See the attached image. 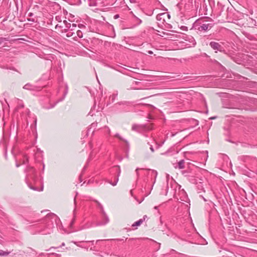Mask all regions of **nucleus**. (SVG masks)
Segmentation results:
<instances>
[{
	"instance_id": "f257e3e1",
	"label": "nucleus",
	"mask_w": 257,
	"mask_h": 257,
	"mask_svg": "<svg viewBox=\"0 0 257 257\" xmlns=\"http://www.w3.org/2000/svg\"><path fill=\"white\" fill-rule=\"evenodd\" d=\"M60 221L56 215L51 213L48 214L43 219V224L40 232L44 234H50L54 228V222L57 223V221Z\"/></svg>"
},
{
	"instance_id": "f03ea898",
	"label": "nucleus",
	"mask_w": 257,
	"mask_h": 257,
	"mask_svg": "<svg viewBox=\"0 0 257 257\" xmlns=\"http://www.w3.org/2000/svg\"><path fill=\"white\" fill-rule=\"evenodd\" d=\"M199 169L196 167L192 166L185 170L182 171V174L187 178L188 180L193 184L197 183V179L198 177Z\"/></svg>"
},
{
	"instance_id": "7ed1b4c3",
	"label": "nucleus",
	"mask_w": 257,
	"mask_h": 257,
	"mask_svg": "<svg viewBox=\"0 0 257 257\" xmlns=\"http://www.w3.org/2000/svg\"><path fill=\"white\" fill-rule=\"evenodd\" d=\"M152 129V127L151 125L147 124H134L132 127V131L138 133H142L143 132L151 130Z\"/></svg>"
},
{
	"instance_id": "20e7f679",
	"label": "nucleus",
	"mask_w": 257,
	"mask_h": 257,
	"mask_svg": "<svg viewBox=\"0 0 257 257\" xmlns=\"http://www.w3.org/2000/svg\"><path fill=\"white\" fill-rule=\"evenodd\" d=\"M94 201L95 203H97L98 207L100 209V211H101V213L102 214V215L104 216V218L105 219V221L104 222H97L96 223L95 225L96 226L105 225V224L108 223L109 222V219L108 216L107 215V214H106L105 212L104 211L102 205L96 200H94Z\"/></svg>"
},
{
	"instance_id": "39448f33",
	"label": "nucleus",
	"mask_w": 257,
	"mask_h": 257,
	"mask_svg": "<svg viewBox=\"0 0 257 257\" xmlns=\"http://www.w3.org/2000/svg\"><path fill=\"white\" fill-rule=\"evenodd\" d=\"M213 27V24L211 23H200L199 25L196 24L194 26L195 29L198 31L206 32L210 30Z\"/></svg>"
},
{
	"instance_id": "423d86ee",
	"label": "nucleus",
	"mask_w": 257,
	"mask_h": 257,
	"mask_svg": "<svg viewBox=\"0 0 257 257\" xmlns=\"http://www.w3.org/2000/svg\"><path fill=\"white\" fill-rule=\"evenodd\" d=\"M209 46L212 49L215 51L216 53H217V51L221 52L224 51V49L222 46L218 42L211 41L209 43Z\"/></svg>"
},
{
	"instance_id": "0eeeda50",
	"label": "nucleus",
	"mask_w": 257,
	"mask_h": 257,
	"mask_svg": "<svg viewBox=\"0 0 257 257\" xmlns=\"http://www.w3.org/2000/svg\"><path fill=\"white\" fill-rule=\"evenodd\" d=\"M113 169L115 170V172L117 173V176L115 177L114 182H112L111 181H109V183L111 184L112 186H115L118 181V177L120 174V168L119 166H114L113 167Z\"/></svg>"
},
{
	"instance_id": "6e6552de",
	"label": "nucleus",
	"mask_w": 257,
	"mask_h": 257,
	"mask_svg": "<svg viewBox=\"0 0 257 257\" xmlns=\"http://www.w3.org/2000/svg\"><path fill=\"white\" fill-rule=\"evenodd\" d=\"M68 86H67V85H66V89H65V91L64 93L63 96L61 98H60V99H58L57 101H56L55 102H54L53 104H50V106H48V107H45V108H46V109H51V108H52L54 107H55V105H56V104H57L59 102H60V101H62L64 99V98L65 97L66 95H67V93H68Z\"/></svg>"
},
{
	"instance_id": "1a4fd4ad",
	"label": "nucleus",
	"mask_w": 257,
	"mask_h": 257,
	"mask_svg": "<svg viewBox=\"0 0 257 257\" xmlns=\"http://www.w3.org/2000/svg\"><path fill=\"white\" fill-rule=\"evenodd\" d=\"M167 17L169 19L170 17V15L167 13H163L157 15L156 16V19L158 21H162V23H164V22L165 21V19Z\"/></svg>"
},
{
	"instance_id": "9d476101",
	"label": "nucleus",
	"mask_w": 257,
	"mask_h": 257,
	"mask_svg": "<svg viewBox=\"0 0 257 257\" xmlns=\"http://www.w3.org/2000/svg\"><path fill=\"white\" fill-rule=\"evenodd\" d=\"M23 88L31 91H36L38 90L39 88L36 86L32 85L30 83H27L24 86Z\"/></svg>"
},
{
	"instance_id": "9b49d317",
	"label": "nucleus",
	"mask_w": 257,
	"mask_h": 257,
	"mask_svg": "<svg viewBox=\"0 0 257 257\" xmlns=\"http://www.w3.org/2000/svg\"><path fill=\"white\" fill-rule=\"evenodd\" d=\"M25 172L28 174L27 175V176L31 177V175L35 174L36 170L33 167L29 166L25 170Z\"/></svg>"
},
{
	"instance_id": "f8f14e48",
	"label": "nucleus",
	"mask_w": 257,
	"mask_h": 257,
	"mask_svg": "<svg viewBox=\"0 0 257 257\" xmlns=\"http://www.w3.org/2000/svg\"><path fill=\"white\" fill-rule=\"evenodd\" d=\"M55 59V56L53 54H44V59L50 61L51 66L52 65V61Z\"/></svg>"
},
{
	"instance_id": "ddd939ff",
	"label": "nucleus",
	"mask_w": 257,
	"mask_h": 257,
	"mask_svg": "<svg viewBox=\"0 0 257 257\" xmlns=\"http://www.w3.org/2000/svg\"><path fill=\"white\" fill-rule=\"evenodd\" d=\"M148 171H149L148 173V176H151V177H154L155 180L154 181V184L155 183L156 179L157 178L158 173L157 171L155 170H151V169H148Z\"/></svg>"
},
{
	"instance_id": "4468645a",
	"label": "nucleus",
	"mask_w": 257,
	"mask_h": 257,
	"mask_svg": "<svg viewBox=\"0 0 257 257\" xmlns=\"http://www.w3.org/2000/svg\"><path fill=\"white\" fill-rule=\"evenodd\" d=\"M72 243H73L74 244H75L76 245H77V246H79L80 247H81V248H86L87 250L88 249V247H86L85 246H83L82 245L80 244V243L81 242H93L94 241H71Z\"/></svg>"
},
{
	"instance_id": "2eb2a0df",
	"label": "nucleus",
	"mask_w": 257,
	"mask_h": 257,
	"mask_svg": "<svg viewBox=\"0 0 257 257\" xmlns=\"http://www.w3.org/2000/svg\"><path fill=\"white\" fill-rule=\"evenodd\" d=\"M184 160H181L178 163L177 166H175V168H178L180 169H183L184 168Z\"/></svg>"
},
{
	"instance_id": "dca6fc26",
	"label": "nucleus",
	"mask_w": 257,
	"mask_h": 257,
	"mask_svg": "<svg viewBox=\"0 0 257 257\" xmlns=\"http://www.w3.org/2000/svg\"><path fill=\"white\" fill-rule=\"evenodd\" d=\"M63 23L65 24V27L66 28L64 30V32H67L68 31V29H70V28L71 27V25L70 23H68L66 20L63 21Z\"/></svg>"
},
{
	"instance_id": "f3484780",
	"label": "nucleus",
	"mask_w": 257,
	"mask_h": 257,
	"mask_svg": "<svg viewBox=\"0 0 257 257\" xmlns=\"http://www.w3.org/2000/svg\"><path fill=\"white\" fill-rule=\"evenodd\" d=\"M115 137L117 138L119 140L123 141L127 146H128V142L125 139H124L122 137H121L119 134L117 133L114 136Z\"/></svg>"
},
{
	"instance_id": "a211bd4d",
	"label": "nucleus",
	"mask_w": 257,
	"mask_h": 257,
	"mask_svg": "<svg viewBox=\"0 0 257 257\" xmlns=\"http://www.w3.org/2000/svg\"><path fill=\"white\" fill-rule=\"evenodd\" d=\"M144 221V219H140L137 221L135 222L133 225L132 226H140Z\"/></svg>"
},
{
	"instance_id": "6ab92c4d",
	"label": "nucleus",
	"mask_w": 257,
	"mask_h": 257,
	"mask_svg": "<svg viewBox=\"0 0 257 257\" xmlns=\"http://www.w3.org/2000/svg\"><path fill=\"white\" fill-rule=\"evenodd\" d=\"M10 253V252L5 251L2 250H0V255L2 256H6Z\"/></svg>"
},
{
	"instance_id": "aec40b11",
	"label": "nucleus",
	"mask_w": 257,
	"mask_h": 257,
	"mask_svg": "<svg viewBox=\"0 0 257 257\" xmlns=\"http://www.w3.org/2000/svg\"><path fill=\"white\" fill-rule=\"evenodd\" d=\"M75 211H76V209L75 208L73 210V216H74V218L72 220V221H71L70 222V226H72L75 221Z\"/></svg>"
},
{
	"instance_id": "412c9836",
	"label": "nucleus",
	"mask_w": 257,
	"mask_h": 257,
	"mask_svg": "<svg viewBox=\"0 0 257 257\" xmlns=\"http://www.w3.org/2000/svg\"><path fill=\"white\" fill-rule=\"evenodd\" d=\"M77 36L79 38H82L83 37L82 32L80 30H78L77 31Z\"/></svg>"
},
{
	"instance_id": "4be33fe9",
	"label": "nucleus",
	"mask_w": 257,
	"mask_h": 257,
	"mask_svg": "<svg viewBox=\"0 0 257 257\" xmlns=\"http://www.w3.org/2000/svg\"><path fill=\"white\" fill-rule=\"evenodd\" d=\"M55 20L58 22H61L62 21L61 16H56L55 17Z\"/></svg>"
},
{
	"instance_id": "5701e85b",
	"label": "nucleus",
	"mask_w": 257,
	"mask_h": 257,
	"mask_svg": "<svg viewBox=\"0 0 257 257\" xmlns=\"http://www.w3.org/2000/svg\"><path fill=\"white\" fill-rule=\"evenodd\" d=\"M130 102H119L118 103V105H120V104H123V105H129L130 104Z\"/></svg>"
},
{
	"instance_id": "b1692460",
	"label": "nucleus",
	"mask_w": 257,
	"mask_h": 257,
	"mask_svg": "<svg viewBox=\"0 0 257 257\" xmlns=\"http://www.w3.org/2000/svg\"><path fill=\"white\" fill-rule=\"evenodd\" d=\"M74 34V33H73V32H68V33H67V34H66V36H67V37H70L72 36L73 35V34Z\"/></svg>"
},
{
	"instance_id": "393cba45",
	"label": "nucleus",
	"mask_w": 257,
	"mask_h": 257,
	"mask_svg": "<svg viewBox=\"0 0 257 257\" xmlns=\"http://www.w3.org/2000/svg\"><path fill=\"white\" fill-rule=\"evenodd\" d=\"M148 144L150 145V149L151 151V153H153L154 152V149L152 145L149 144V143H148Z\"/></svg>"
},
{
	"instance_id": "a878e982",
	"label": "nucleus",
	"mask_w": 257,
	"mask_h": 257,
	"mask_svg": "<svg viewBox=\"0 0 257 257\" xmlns=\"http://www.w3.org/2000/svg\"><path fill=\"white\" fill-rule=\"evenodd\" d=\"M76 26H77L76 24H73L72 25V26H71L72 28H70V30H71V31H72V30H74V28H76Z\"/></svg>"
},
{
	"instance_id": "bb28decb",
	"label": "nucleus",
	"mask_w": 257,
	"mask_h": 257,
	"mask_svg": "<svg viewBox=\"0 0 257 257\" xmlns=\"http://www.w3.org/2000/svg\"><path fill=\"white\" fill-rule=\"evenodd\" d=\"M105 128H106V132L108 134V135H110V130L109 129V128L107 126H105Z\"/></svg>"
},
{
	"instance_id": "cd10ccee",
	"label": "nucleus",
	"mask_w": 257,
	"mask_h": 257,
	"mask_svg": "<svg viewBox=\"0 0 257 257\" xmlns=\"http://www.w3.org/2000/svg\"><path fill=\"white\" fill-rule=\"evenodd\" d=\"M136 20L138 22V25L142 23V20H140L139 18L136 17Z\"/></svg>"
},
{
	"instance_id": "c85d7f7f",
	"label": "nucleus",
	"mask_w": 257,
	"mask_h": 257,
	"mask_svg": "<svg viewBox=\"0 0 257 257\" xmlns=\"http://www.w3.org/2000/svg\"><path fill=\"white\" fill-rule=\"evenodd\" d=\"M58 28H62V26H60V25H58V24H57V25H56V26H55V29H57Z\"/></svg>"
},
{
	"instance_id": "c756f323",
	"label": "nucleus",
	"mask_w": 257,
	"mask_h": 257,
	"mask_svg": "<svg viewBox=\"0 0 257 257\" xmlns=\"http://www.w3.org/2000/svg\"><path fill=\"white\" fill-rule=\"evenodd\" d=\"M141 169L140 168H137L136 170V172L137 175V176H139V170H141Z\"/></svg>"
},
{
	"instance_id": "7c9ffc66",
	"label": "nucleus",
	"mask_w": 257,
	"mask_h": 257,
	"mask_svg": "<svg viewBox=\"0 0 257 257\" xmlns=\"http://www.w3.org/2000/svg\"><path fill=\"white\" fill-rule=\"evenodd\" d=\"M119 17V15L116 14V15H114V16L113 18H114V19H116L118 18Z\"/></svg>"
},
{
	"instance_id": "2f4dec72",
	"label": "nucleus",
	"mask_w": 257,
	"mask_h": 257,
	"mask_svg": "<svg viewBox=\"0 0 257 257\" xmlns=\"http://www.w3.org/2000/svg\"><path fill=\"white\" fill-rule=\"evenodd\" d=\"M96 125V123H92L91 124V127H95V126Z\"/></svg>"
},
{
	"instance_id": "473e14b6",
	"label": "nucleus",
	"mask_w": 257,
	"mask_h": 257,
	"mask_svg": "<svg viewBox=\"0 0 257 257\" xmlns=\"http://www.w3.org/2000/svg\"><path fill=\"white\" fill-rule=\"evenodd\" d=\"M38 56L39 57L44 59V54H39Z\"/></svg>"
},
{
	"instance_id": "72a5a7b5",
	"label": "nucleus",
	"mask_w": 257,
	"mask_h": 257,
	"mask_svg": "<svg viewBox=\"0 0 257 257\" xmlns=\"http://www.w3.org/2000/svg\"><path fill=\"white\" fill-rule=\"evenodd\" d=\"M28 20L32 22H34L35 21L34 19H28Z\"/></svg>"
},
{
	"instance_id": "f704fd0d",
	"label": "nucleus",
	"mask_w": 257,
	"mask_h": 257,
	"mask_svg": "<svg viewBox=\"0 0 257 257\" xmlns=\"http://www.w3.org/2000/svg\"><path fill=\"white\" fill-rule=\"evenodd\" d=\"M145 157L147 159L149 158L150 157V155L148 153H147L145 155Z\"/></svg>"
},
{
	"instance_id": "c9c22d12",
	"label": "nucleus",
	"mask_w": 257,
	"mask_h": 257,
	"mask_svg": "<svg viewBox=\"0 0 257 257\" xmlns=\"http://www.w3.org/2000/svg\"><path fill=\"white\" fill-rule=\"evenodd\" d=\"M28 162V159L27 157H26V161H24V164L27 163Z\"/></svg>"
},
{
	"instance_id": "e433bc0d",
	"label": "nucleus",
	"mask_w": 257,
	"mask_h": 257,
	"mask_svg": "<svg viewBox=\"0 0 257 257\" xmlns=\"http://www.w3.org/2000/svg\"><path fill=\"white\" fill-rule=\"evenodd\" d=\"M142 219H144V221H145L146 219H148V217L147 215H144L143 217V218H142Z\"/></svg>"
},
{
	"instance_id": "4c0bfd02",
	"label": "nucleus",
	"mask_w": 257,
	"mask_h": 257,
	"mask_svg": "<svg viewBox=\"0 0 257 257\" xmlns=\"http://www.w3.org/2000/svg\"><path fill=\"white\" fill-rule=\"evenodd\" d=\"M182 29L183 30H187V28L185 26H183L182 27Z\"/></svg>"
},
{
	"instance_id": "58836bf2",
	"label": "nucleus",
	"mask_w": 257,
	"mask_h": 257,
	"mask_svg": "<svg viewBox=\"0 0 257 257\" xmlns=\"http://www.w3.org/2000/svg\"><path fill=\"white\" fill-rule=\"evenodd\" d=\"M33 16V14L32 13H29L28 14V16L29 17H32Z\"/></svg>"
},
{
	"instance_id": "ea45409f",
	"label": "nucleus",
	"mask_w": 257,
	"mask_h": 257,
	"mask_svg": "<svg viewBox=\"0 0 257 257\" xmlns=\"http://www.w3.org/2000/svg\"><path fill=\"white\" fill-rule=\"evenodd\" d=\"M4 39L3 38H0V45L2 44V43L3 42Z\"/></svg>"
},
{
	"instance_id": "a19ab883",
	"label": "nucleus",
	"mask_w": 257,
	"mask_h": 257,
	"mask_svg": "<svg viewBox=\"0 0 257 257\" xmlns=\"http://www.w3.org/2000/svg\"><path fill=\"white\" fill-rule=\"evenodd\" d=\"M83 27H84V26L82 25V24H80V25H78V27L80 28H81Z\"/></svg>"
},
{
	"instance_id": "79ce46f5",
	"label": "nucleus",
	"mask_w": 257,
	"mask_h": 257,
	"mask_svg": "<svg viewBox=\"0 0 257 257\" xmlns=\"http://www.w3.org/2000/svg\"><path fill=\"white\" fill-rule=\"evenodd\" d=\"M89 114L92 116L93 115V113H92V110H91L89 112Z\"/></svg>"
},
{
	"instance_id": "37998d69",
	"label": "nucleus",
	"mask_w": 257,
	"mask_h": 257,
	"mask_svg": "<svg viewBox=\"0 0 257 257\" xmlns=\"http://www.w3.org/2000/svg\"><path fill=\"white\" fill-rule=\"evenodd\" d=\"M105 221V219L104 217V216L103 215V218H102V221H101L100 222H104Z\"/></svg>"
},
{
	"instance_id": "c03bdc74",
	"label": "nucleus",
	"mask_w": 257,
	"mask_h": 257,
	"mask_svg": "<svg viewBox=\"0 0 257 257\" xmlns=\"http://www.w3.org/2000/svg\"><path fill=\"white\" fill-rule=\"evenodd\" d=\"M65 244L64 242H63L61 245L60 246V247L64 246H65Z\"/></svg>"
},
{
	"instance_id": "a18cd8bd",
	"label": "nucleus",
	"mask_w": 257,
	"mask_h": 257,
	"mask_svg": "<svg viewBox=\"0 0 257 257\" xmlns=\"http://www.w3.org/2000/svg\"><path fill=\"white\" fill-rule=\"evenodd\" d=\"M89 227V226H87V225H85V226L83 227V228H87Z\"/></svg>"
},
{
	"instance_id": "49530a36",
	"label": "nucleus",
	"mask_w": 257,
	"mask_h": 257,
	"mask_svg": "<svg viewBox=\"0 0 257 257\" xmlns=\"http://www.w3.org/2000/svg\"><path fill=\"white\" fill-rule=\"evenodd\" d=\"M92 156V154L91 153V154L90 155L89 160H91V159Z\"/></svg>"
},
{
	"instance_id": "de8ad7c7",
	"label": "nucleus",
	"mask_w": 257,
	"mask_h": 257,
	"mask_svg": "<svg viewBox=\"0 0 257 257\" xmlns=\"http://www.w3.org/2000/svg\"><path fill=\"white\" fill-rule=\"evenodd\" d=\"M20 166V164H18V163H17V164H16V167H19Z\"/></svg>"
},
{
	"instance_id": "09e8293b",
	"label": "nucleus",
	"mask_w": 257,
	"mask_h": 257,
	"mask_svg": "<svg viewBox=\"0 0 257 257\" xmlns=\"http://www.w3.org/2000/svg\"><path fill=\"white\" fill-rule=\"evenodd\" d=\"M158 208V206H155L154 209L157 210Z\"/></svg>"
},
{
	"instance_id": "8fccbe9b",
	"label": "nucleus",
	"mask_w": 257,
	"mask_h": 257,
	"mask_svg": "<svg viewBox=\"0 0 257 257\" xmlns=\"http://www.w3.org/2000/svg\"><path fill=\"white\" fill-rule=\"evenodd\" d=\"M45 168V165L43 164V171L44 170Z\"/></svg>"
},
{
	"instance_id": "3c124183",
	"label": "nucleus",
	"mask_w": 257,
	"mask_h": 257,
	"mask_svg": "<svg viewBox=\"0 0 257 257\" xmlns=\"http://www.w3.org/2000/svg\"><path fill=\"white\" fill-rule=\"evenodd\" d=\"M31 189H33V190H36V189L35 188H33V187H30Z\"/></svg>"
},
{
	"instance_id": "603ef678",
	"label": "nucleus",
	"mask_w": 257,
	"mask_h": 257,
	"mask_svg": "<svg viewBox=\"0 0 257 257\" xmlns=\"http://www.w3.org/2000/svg\"><path fill=\"white\" fill-rule=\"evenodd\" d=\"M216 118V117H212L210 118L211 119H215Z\"/></svg>"
},
{
	"instance_id": "864d4df0",
	"label": "nucleus",
	"mask_w": 257,
	"mask_h": 257,
	"mask_svg": "<svg viewBox=\"0 0 257 257\" xmlns=\"http://www.w3.org/2000/svg\"><path fill=\"white\" fill-rule=\"evenodd\" d=\"M86 166H85L84 167L83 169V171H84V170H85V169H86Z\"/></svg>"
},
{
	"instance_id": "5fc2aeb1",
	"label": "nucleus",
	"mask_w": 257,
	"mask_h": 257,
	"mask_svg": "<svg viewBox=\"0 0 257 257\" xmlns=\"http://www.w3.org/2000/svg\"><path fill=\"white\" fill-rule=\"evenodd\" d=\"M126 255H123L122 254V255L120 256V257H126Z\"/></svg>"
},
{
	"instance_id": "6e6d98bb",
	"label": "nucleus",
	"mask_w": 257,
	"mask_h": 257,
	"mask_svg": "<svg viewBox=\"0 0 257 257\" xmlns=\"http://www.w3.org/2000/svg\"><path fill=\"white\" fill-rule=\"evenodd\" d=\"M90 147L91 148H92V145L91 143H90Z\"/></svg>"
},
{
	"instance_id": "4d7b16f0",
	"label": "nucleus",
	"mask_w": 257,
	"mask_h": 257,
	"mask_svg": "<svg viewBox=\"0 0 257 257\" xmlns=\"http://www.w3.org/2000/svg\"><path fill=\"white\" fill-rule=\"evenodd\" d=\"M149 53H150V54H152V51H150V52H149Z\"/></svg>"
},
{
	"instance_id": "13d9d810",
	"label": "nucleus",
	"mask_w": 257,
	"mask_h": 257,
	"mask_svg": "<svg viewBox=\"0 0 257 257\" xmlns=\"http://www.w3.org/2000/svg\"><path fill=\"white\" fill-rule=\"evenodd\" d=\"M52 248H57L58 247H52Z\"/></svg>"
},
{
	"instance_id": "bf43d9fd",
	"label": "nucleus",
	"mask_w": 257,
	"mask_h": 257,
	"mask_svg": "<svg viewBox=\"0 0 257 257\" xmlns=\"http://www.w3.org/2000/svg\"><path fill=\"white\" fill-rule=\"evenodd\" d=\"M149 194H150V192H149V193H148V194H147V196H148V195H149Z\"/></svg>"
},
{
	"instance_id": "052dcab7",
	"label": "nucleus",
	"mask_w": 257,
	"mask_h": 257,
	"mask_svg": "<svg viewBox=\"0 0 257 257\" xmlns=\"http://www.w3.org/2000/svg\"><path fill=\"white\" fill-rule=\"evenodd\" d=\"M149 194H150V192H149V193H148V194H147V196H148V195H149Z\"/></svg>"
},
{
	"instance_id": "680f3d73",
	"label": "nucleus",
	"mask_w": 257,
	"mask_h": 257,
	"mask_svg": "<svg viewBox=\"0 0 257 257\" xmlns=\"http://www.w3.org/2000/svg\"><path fill=\"white\" fill-rule=\"evenodd\" d=\"M149 194H150V192H149V193H148V194H147V196H148V195H149Z\"/></svg>"
},
{
	"instance_id": "e2e57ef3",
	"label": "nucleus",
	"mask_w": 257,
	"mask_h": 257,
	"mask_svg": "<svg viewBox=\"0 0 257 257\" xmlns=\"http://www.w3.org/2000/svg\"><path fill=\"white\" fill-rule=\"evenodd\" d=\"M66 249H68H68H69V248H68V247H66Z\"/></svg>"
},
{
	"instance_id": "0e129e2a",
	"label": "nucleus",
	"mask_w": 257,
	"mask_h": 257,
	"mask_svg": "<svg viewBox=\"0 0 257 257\" xmlns=\"http://www.w3.org/2000/svg\"><path fill=\"white\" fill-rule=\"evenodd\" d=\"M74 203H75V198H74Z\"/></svg>"
}]
</instances>
